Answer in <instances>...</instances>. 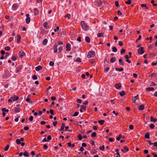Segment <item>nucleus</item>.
Masks as SVG:
<instances>
[{
    "mask_svg": "<svg viewBox=\"0 0 157 157\" xmlns=\"http://www.w3.org/2000/svg\"><path fill=\"white\" fill-rule=\"evenodd\" d=\"M78 137L79 140H82V137L81 135V134H79L78 136Z\"/></svg>",
    "mask_w": 157,
    "mask_h": 157,
    "instance_id": "de8ad7c7",
    "label": "nucleus"
},
{
    "mask_svg": "<svg viewBox=\"0 0 157 157\" xmlns=\"http://www.w3.org/2000/svg\"><path fill=\"white\" fill-rule=\"evenodd\" d=\"M81 109H82L85 110H86V107L83 105L80 106Z\"/></svg>",
    "mask_w": 157,
    "mask_h": 157,
    "instance_id": "ea45409f",
    "label": "nucleus"
},
{
    "mask_svg": "<svg viewBox=\"0 0 157 157\" xmlns=\"http://www.w3.org/2000/svg\"><path fill=\"white\" fill-rule=\"evenodd\" d=\"M116 60V59L115 57H113L110 59V61L111 63H113Z\"/></svg>",
    "mask_w": 157,
    "mask_h": 157,
    "instance_id": "393cba45",
    "label": "nucleus"
},
{
    "mask_svg": "<svg viewBox=\"0 0 157 157\" xmlns=\"http://www.w3.org/2000/svg\"><path fill=\"white\" fill-rule=\"evenodd\" d=\"M98 7L101 6L102 4V2L101 1L99 0H96L95 1Z\"/></svg>",
    "mask_w": 157,
    "mask_h": 157,
    "instance_id": "20e7f679",
    "label": "nucleus"
},
{
    "mask_svg": "<svg viewBox=\"0 0 157 157\" xmlns=\"http://www.w3.org/2000/svg\"><path fill=\"white\" fill-rule=\"evenodd\" d=\"M125 94V92L124 91H122L119 93V94L121 96H124Z\"/></svg>",
    "mask_w": 157,
    "mask_h": 157,
    "instance_id": "cd10ccee",
    "label": "nucleus"
},
{
    "mask_svg": "<svg viewBox=\"0 0 157 157\" xmlns=\"http://www.w3.org/2000/svg\"><path fill=\"white\" fill-rule=\"evenodd\" d=\"M96 133L95 132H93L91 134V137H94L96 136Z\"/></svg>",
    "mask_w": 157,
    "mask_h": 157,
    "instance_id": "c9c22d12",
    "label": "nucleus"
},
{
    "mask_svg": "<svg viewBox=\"0 0 157 157\" xmlns=\"http://www.w3.org/2000/svg\"><path fill=\"white\" fill-rule=\"evenodd\" d=\"M75 61H77V62H81V60L80 58H77Z\"/></svg>",
    "mask_w": 157,
    "mask_h": 157,
    "instance_id": "13d9d810",
    "label": "nucleus"
},
{
    "mask_svg": "<svg viewBox=\"0 0 157 157\" xmlns=\"http://www.w3.org/2000/svg\"><path fill=\"white\" fill-rule=\"evenodd\" d=\"M104 33H98L97 36L98 37H103Z\"/></svg>",
    "mask_w": 157,
    "mask_h": 157,
    "instance_id": "aec40b11",
    "label": "nucleus"
},
{
    "mask_svg": "<svg viewBox=\"0 0 157 157\" xmlns=\"http://www.w3.org/2000/svg\"><path fill=\"white\" fill-rule=\"evenodd\" d=\"M11 98L14 101H17L19 99V97L16 95L14 96L13 97H11Z\"/></svg>",
    "mask_w": 157,
    "mask_h": 157,
    "instance_id": "f8f14e48",
    "label": "nucleus"
},
{
    "mask_svg": "<svg viewBox=\"0 0 157 157\" xmlns=\"http://www.w3.org/2000/svg\"><path fill=\"white\" fill-rule=\"evenodd\" d=\"M98 122L101 125H102L104 124L105 121L104 120H99Z\"/></svg>",
    "mask_w": 157,
    "mask_h": 157,
    "instance_id": "7c9ffc66",
    "label": "nucleus"
},
{
    "mask_svg": "<svg viewBox=\"0 0 157 157\" xmlns=\"http://www.w3.org/2000/svg\"><path fill=\"white\" fill-rule=\"evenodd\" d=\"M5 49L6 51H9L10 50V48L9 46H6L4 48Z\"/></svg>",
    "mask_w": 157,
    "mask_h": 157,
    "instance_id": "79ce46f5",
    "label": "nucleus"
},
{
    "mask_svg": "<svg viewBox=\"0 0 157 157\" xmlns=\"http://www.w3.org/2000/svg\"><path fill=\"white\" fill-rule=\"evenodd\" d=\"M139 96V95L137 94L136 96L133 97L132 98V100L133 101V102L135 103V101L137 100L138 97Z\"/></svg>",
    "mask_w": 157,
    "mask_h": 157,
    "instance_id": "dca6fc26",
    "label": "nucleus"
},
{
    "mask_svg": "<svg viewBox=\"0 0 157 157\" xmlns=\"http://www.w3.org/2000/svg\"><path fill=\"white\" fill-rule=\"evenodd\" d=\"M42 68V67L40 65H39L35 68V70L36 71H38Z\"/></svg>",
    "mask_w": 157,
    "mask_h": 157,
    "instance_id": "a211bd4d",
    "label": "nucleus"
},
{
    "mask_svg": "<svg viewBox=\"0 0 157 157\" xmlns=\"http://www.w3.org/2000/svg\"><path fill=\"white\" fill-rule=\"evenodd\" d=\"M21 36L20 35L18 34L17 39V41L18 44H19L21 42Z\"/></svg>",
    "mask_w": 157,
    "mask_h": 157,
    "instance_id": "1a4fd4ad",
    "label": "nucleus"
},
{
    "mask_svg": "<svg viewBox=\"0 0 157 157\" xmlns=\"http://www.w3.org/2000/svg\"><path fill=\"white\" fill-rule=\"evenodd\" d=\"M9 55V53L8 52H6V55L5 57V58H6L7 57H8Z\"/></svg>",
    "mask_w": 157,
    "mask_h": 157,
    "instance_id": "4d7b16f0",
    "label": "nucleus"
},
{
    "mask_svg": "<svg viewBox=\"0 0 157 157\" xmlns=\"http://www.w3.org/2000/svg\"><path fill=\"white\" fill-rule=\"evenodd\" d=\"M150 128L151 129H153L155 127V125L154 124H151L150 125V126H149Z\"/></svg>",
    "mask_w": 157,
    "mask_h": 157,
    "instance_id": "c03bdc74",
    "label": "nucleus"
},
{
    "mask_svg": "<svg viewBox=\"0 0 157 157\" xmlns=\"http://www.w3.org/2000/svg\"><path fill=\"white\" fill-rule=\"evenodd\" d=\"M65 17H67L68 19H70L71 18V16L69 14H68L67 15L65 16Z\"/></svg>",
    "mask_w": 157,
    "mask_h": 157,
    "instance_id": "8fccbe9b",
    "label": "nucleus"
},
{
    "mask_svg": "<svg viewBox=\"0 0 157 157\" xmlns=\"http://www.w3.org/2000/svg\"><path fill=\"white\" fill-rule=\"evenodd\" d=\"M43 26L44 28H45L46 29H48L47 27L48 26V24L47 22H45L43 24Z\"/></svg>",
    "mask_w": 157,
    "mask_h": 157,
    "instance_id": "2f4dec72",
    "label": "nucleus"
},
{
    "mask_svg": "<svg viewBox=\"0 0 157 157\" xmlns=\"http://www.w3.org/2000/svg\"><path fill=\"white\" fill-rule=\"evenodd\" d=\"M14 111L16 113H19L20 111V109L19 108L16 107L14 108Z\"/></svg>",
    "mask_w": 157,
    "mask_h": 157,
    "instance_id": "bb28decb",
    "label": "nucleus"
},
{
    "mask_svg": "<svg viewBox=\"0 0 157 157\" xmlns=\"http://www.w3.org/2000/svg\"><path fill=\"white\" fill-rule=\"evenodd\" d=\"M141 37V35H140L138 37V38L136 40V42L137 43L138 40H140Z\"/></svg>",
    "mask_w": 157,
    "mask_h": 157,
    "instance_id": "69168bd1",
    "label": "nucleus"
},
{
    "mask_svg": "<svg viewBox=\"0 0 157 157\" xmlns=\"http://www.w3.org/2000/svg\"><path fill=\"white\" fill-rule=\"evenodd\" d=\"M50 113L52 115L54 114V112L53 110L52 109H51L50 110Z\"/></svg>",
    "mask_w": 157,
    "mask_h": 157,
    "instance_id": "bf43d9fd",
    "label": "nucleus"
},
{
    "mask_svg": "<svg viewBox=\"0 0 157 157\" xmlns=\"http://www.w3.org/2000/svg\"><path fill=\"white\" fill-rule=\"evenodd\" d=\"M23 155L24 156H27V157H28L29 156V155H28V153L27 151H25L24 152V153H23Z\"/></svg>",
    "mask_w": 157,
    "mask_h": 157,
    "instance_id": "c756f323",
    "label": "nucleus"
},
{
    "mask_svg": "<svg viewBox=\"0 0 157 157\" xmlns=\"http://www.w3.org/2000/svg\"><path fill=\"white\" fill-rule=\"evenodd\" d=\"M115 4L116 6H119V3L117 1H116L115 2Z\"/></svg>",
    "mask_w": 157,
    "mask_h": 157,
    "instance_id": "774afa93",
    "label": "nucleus"
},
{
    "mask_svg": "<svg viewBox=\"0 0 157 157\" xmlns=\"http://www.w3.org/2000/svg\"><path fill=\"white\" fill-rule=\"evenodd\" d=\"M124 148L126 151H125L126 152L129 150L128 148L126 146H124Z\"/></svg>",
    "mask_w": 157,
    "mask_h": 157,
    "instance_id": "603ef678",
    "label": "nucleus"
},
{
    "mask_svg": "<svg viewBox=\"0 0 157 157\" xmlns=\"http://www.w3.org/2000/svg\"><path fill=\"white\" fill-rule=\"evenodd\" d=\"M144 138H145L149 139L150 138V136L149 132H147L145 135Z\"/></svg>",
    "mask_w": 157,
    "mask_h": 157,
    "instance_id": "5701e85b",
    "label": "nucleus"
},
{
    "mask_svg": "<svg viewBox=\"0 0 157 157\" xmlns=\"http://www.w3.org/2000/svg\"><path fill=\"white\" fill-rule=\"evenodd\" d=\"M131 2V0H128L127 1L125 2V3L128 5H130Z\"/></svg>",
    "mask_w": 157,
    "mask_h": 157,
    "instance_id": "58836bf2",
    "label": "nucleus"
},
{
    "mask_svg": "<svg viewBox=\"0 0 157 157\" xmlns=\"http://www.w3.org/2000/svg\"><path fill=\"white\" fill-rule=\"evenodd\" d=\"M65 127V124L64 123L62 124V126L59 131H63L64 130V128Z\"/></svg>",
    "mask_w": 157,
    "mask_h": 157,
    "instance_id": "412c9836",
    "label": "nucleus"
},
{
    "mask_svg": "<svg viewBox=\"0 0 157 157\" xmlns=\"http://www.w3.org/2000/svg\"><path fill=\"white\" fill-rule=\"evenodd\" d=\"M32 78L34 80H36L37 79V76L35 75H33V76H32Z\"/></svg>",
    "mask_w": 157,
    "mask_h": 157,
    "instance_id": "a19ab883",
    "label": "nucleus"
},
{
    "mask_svg": "<svg viewBox=\"0 0 157 157\" xmlns=\"http://www.w3.org/2000/svg\"><path fill=\"white\" fill-rule=\"evenodd\" d=\"M119 64L122 66H124V63L121 58H120L119 60Z\"/></svg>",
    "mask_w": 157,
    "mask_h": 157,
    "instance_id": "ddd939ff",
    "label": "nucleus"
},
{
    "mask_svg": "<svg viewBox=\"0 0 157 157\" xmlns=\"http://www.w3.org/2000/svg\"><path fill=\"white\" fill-rule=\"evenodd\" d=\"M26 101L27 102H29L30 103H32L33 102L32 101L30 100V99H29V98H27L26 99Z\"/></svg>",
    "mask_w": 157,
    "mask_h": 157,
    "instance_id": "c85d7f7f",
    "label": "nucleus"
},
{
    "mask_svg": "<svg viewBox=\"0 0 157 157\" xmlns=\"http://www.w3.org/2000/svg\"><path fill=\"white\" fill-rule=\"evenodd\" d=\"M76 101L78 103H82V101L81 99H78L76 100Z\"/></svg>",
    "mask_w": 157,
    "mask_h": 157,
    "instance_id": "680f3d73",
    "label": "nucleus"
},
{
    "mask_svg": "<svg viewBox=\"0 0 157 157\" xmlns=\"http://www.w3.org/2000/svg\"><path fill=\"white\" fill-rule=\"evenodd\" d=\"M16 143L17 144H21V140L19 139H17L16 140Z\"/></svg>",
    "mask_w": 157,
    "mask_h": 157,
    "instance_id": "473e14b6",
    "label": "nucleus"
},
{
    "mask_svg": "<svg viewBox=\"0 0 157 157\" xmlns=\"http://www.w3.org/2000/svg\"><path fill=\"white\" fill-rule=\"evenodd\" d=\"M117 51V49L115 47H113L112 48V51L114 52H116Z\"/></svg>",
    "mask_w": 157,
    "mask_h": 157,
    "instance_id": "72a5a7b5",
    "label": "nucleus"
},
{
    "mask_svg": "<svg viewBox=\"0 0 157 157\" xmlns=\"http://www.w3.org/2000/svg\"><path fill=\"white\" fill-rule=\"evenodd\" d=\"M33 116H31L29 118V120L30 121H32L33 120Z\"/></svg>",
    "mask_w": 157,
    "mask_h": 157,
    "instance_id": "864d4df0",
    "label": "nucleus"
},
{
    "mask_svg": "<svg viewBox=\"0 0 157 157\" xmlns=\"http://www.w3.org/2000/svg\"><path fill=\"white\" fill-rule=\"evenodd\" d=\"M115 86L117 89H119L121 87V85L120 83H118L115 85Z\"/></svg>",
    "mask_w": 157,
    "mask_h": 157,
    "instance_id": "9d476101",
    "label": "nucleus"
},
{
    "mask_svg": "<svg viewBox=\"0 0 157 157\" xmlns=\"http://www.w3.org/2000/svg\"><path fill=\"white\" fill-rule=\"evenodd\" d=\"M57 121H54L53 122V125H54V126H56L57 124Z\"/></svg>",
    "mask_w": 157,
    "mask_h": 157,
    "instance_id": "338daca9",
    "label": "nucleus"
},
{
    "mask_svg": "<svg viewBox=\"0 0 157 157\" xmlns=\"http://www.w3.org/2000/svg\"><path fill=\"white\" fill-rule=\"evenodd\" d=\"M71 45L70 44H66V51H69L71 49Z\"/></svg>",
    "mask_w": 157,
    "mask_h": 157,
    "instance_id": "6e6552de",
    "label": "nucleus"
},
{
    "mask_svg": "<svg viewBox=\"0 0 157 157\" xmlns=\"http://www.w3.org/2000/svg\"><path fill=\"white\" fill-rule=\"evenodd\" d=\"M95 55V52L93 51H91L88 52L87 57L90 58L92 57H94Z\"/></svg>",
    "mask_w": 157,
    "mask_h": 157,
    "instance_id": "f03ea898",
    "label": "nucleus"
},
{
    "mask_svg": "<svg viewBox=\"0 0 157 157\" xmlns=\"http://www.w3.org/2000/svg\"><path fill=\"white\" fill-rule=\"evenodd\" d=\"M48 40L46 39H45L42 42V44L44 45H46L47 43H48Z\"/></svg>",
    "mask_w": 157,
    "mask_h": 157,
    "instance_id": "f3484780",
    "label": "nucleus"
},
{
    "mask_svg": "<svg viewBox=\"0 0 157 157\" xmlns=\"http://www.w3.org/2000/svg\"><path fill=\"white\" fill-rule=\"evenodd\" d=\"M10 147V145H7L6 147L4 148V150L6 151H7Z\"/></svg>",
    "mask_w": 157,
    "mask_h": 157,
    "instance_id": "4c0bfd02",
    "label": "nucleus"
},
{
    "mask_svg": "<svg viewBox=\"0 0 157 157\" xmlns=\"http://www.w3.org/2000/svg\"><path fill=\"white\" fill-rule=\"evenodd\" d=\"M81 24L82 27V29L84 30H87L88 28V26L87 24L83 21H82L81 22Z\"/></svg>",
    "mask_w": 157,
    "mask_h": 157,
    "instance_id": "f257e3e1",
    "label": "nucleus"
},
{
    "mask_svg": "<svg viewBox=\"0 0 157 157\" xmlns=\"http://www.w3.org/2000/svg\"><path fill=\"white\" fill-rule=\"evenodd\" d=\"M109 67H107L105 69V71L106 72H108L109 71Z\"/></svg>",
    "mask_w": 157,
    "mask_h": 157,
    "instance_id": "e2e57ef3",
    "label": "nucleus"
},
{
    "mask_svg": "<svg viewBox=\"0 0 157 157\" xmlns=\"http://www.w3.org/2000/svg\"><path fill=\"white\" fill-rule=\"evenodd\" d=\"M129 128L131 130H133V126L132 125H130L129 126Z\"/></svg>",
    "mask_w": 157,
    "mask_h": 157,
    "instance_id": "0e129e2a",
    "label": "nucleus"
},
{
    "mask_svg": "<svg viewBox=\"0 0 157 157\" xmlns=\"http://www.w3.org/2000/svg\"><path fill=\"white\" fill-rule=\"evenodd\" d=\"M150 121L151 122H155L157 121V120L156 119L154 118L152 116H151V117Z\"/></svg>",
    "mask_w": 157,
    "mask_h": 157,
    "instance_id": "b1692460",
    "label": "nucleus"
},
{
    "mask_svg": "<svg viewBox=\"0 0 157 157\" xmlns=\"http://www.w3.org/2000/svg\"><path fill=\"white\" fill-rule=\"evenodd\" d=\"M125 51V50L124 49H122L121 51V54H123Z\"/></svg>",
    "mask_w": 157,
    "mask_h": 157,
    "instance_id": "09e8293b",
    "label": "nucleus"
},
{
    "mask_svg": "<svg viewBox=\"0 0 157 157\" xmlns=\"http://www.w3.org/2000/svg\"><path fill=\"white\" fill-rule=\"evenodd\" d=\"M90 144L92 146H94V142L93 140H90Z\"/></svg>",
    "mask_w": 157,
    "mask_h": 157,
    "instance_id": "a18cd8bd",
    "label": "nucleus"
},
{
    "mask_svg": "<svg viewBox=\"0 0 157 157\" xmlns=\"http://www.w3.org/2000/svg\"><path fill=\"white\" fill-rule=\"evenodd\" d=\"M21 68L22 67L21 66H18L16 69L15 73L17 74L18 73Z\"/></svg>",
    "mask_w": 157,
    "mask_h": 157,
    "instance_id": "0eeeda50",
    "label": "nucleus"
},
{
    "mask_svg": "<svg viewBox=\"0 0 157 157\" xmlns=\"http://www.w3.org/2000/svg\"><path fill=\"white\" fill-rule=\"evenodd\" d=\"M138 52L141 55L143 54L144 53V48L143 47L140 48L138 50Z\"/></svg>",
    "mask_w": 157,
    "mask_h": 157,
    "instance_id": "7ed1b4c3",
    "label": "nucleus"
},
{
    "mask_svg": "<svg viewBox=\"0 0 157 157\" xmlns=\"http://www.w3.org/2000/svg\"><path fill=\"white\" fill-rule=\"evenodd\" d=\"M49 65L51 66H53L54 65V62H53L52 61H50L49 63Z\"/></svg>",
    "mask_w": 157,
    "mask_h": 157,
    "instance_id": "37998d69",
    "label": "nucleus"
},
{
    "mask_svg": "<svg viewBox=\"0 0 157 157\" xmlns=\"http://www.w3.org/2000/svg\"><path fill=\"white\" fill-rule=\"evenodd\" d=\"M144 105L143 104H142L139 106L138 109L140 110H142L144 109Z\"/></svg>",
    "mask_w": 157,
    "mask_h": 157,
    "instance_id": "2eb2a0df",
    "label": "nucleus"
},
{
    "mask_svg": "<svg viewBox=\"0 0 157 157\" xmlns=\"http://www.w3.org/2000/svg\"><path fill=\"white\" fill-rule=\"evenodd\" d=\"M99 149L101 151H104V146L103 145L102 146V147L101 146H100L99 147Z\"/></svg>",
    "mask_w": 157,
    "mask_h": 157,
    "instance_id": "5fc2aeb1",
    "label": "nucleus"
},
{
    "mask_svg": "<svg viewBox=\"0 0 157 157\" xmlns=\"http://www.w3.org/2000/svg\"><path fill=\"white\" fill-rule=\"evenodd\" d=\"M34 11L35 15H37L38 14L39 11L37 8H35L34 9Z\"/></svg>",
    "mask_w": 157,
    "mask_h": 157,
    "instance_id": "4468645a",
    "label": "nucleus"
},
{
    "mask_svg": "<svg viewBox=\"0 0 157 157\" xmlns=\"http://www.w3.org/2000/svg\"><path fill=\"white\" fill-rule=\"evenodd\" d=\"M78 113H79L78 112H76L73 115V116H74V117L78 115Z\"/></svg>",
    "mask_w": 157,
    "mask_h": 157,
    "instance_id": "052dcab7",
    "label": "nucleus"
},
{
    "mask_svg": "<svg viewBox=\"0 0 157 157\" xmlns=\"http://www.w3.org/2000/svg\"><path fill=\"white\" fill-rule=\"evenodd\" d=\"M30 17H27L25 19L26 23L27 24H29L30 22Z\"/></svg>",
    "mask_w": 157,
    "mask_h": 157,
    "instance_id": "a878e982",
    "label": "nucleus"
},
{
    "mask_svg": "<svg viewBox=\"0 0 157 157\" xmlns=\"http://www.w3.org/2000/svg\"><path fill=\"white\" fill-rule=\"evenodd\" d=\"M11 59L13 61H16L17 60V58L15 56H12L11 58Z\"/></svg>",
    "mask_w": 157,
    "mask_h": 157,
    "instance_id": "49530a36",
    "label": "nucleus"
},
{
    "mask_svg": "<svg viewBox=\"0 0 157 157\" xmlns=\"http://www.w3.org/2000/svg\"><path fill=\"white\" fill-rule=\"evenodd\" d=\"M63 47L61 46H60L58 48L59 52V53L61 52H62V51L63 50Z\"/></svg>",
    "mask_w": 157,
    "mask_h": 157,
    "instance_id": "e433bc0d",
    "label": "nucleus"
},
{
    "mask_svg": "<svg viewBox=\"0 0 157 157\" xmlns=\"http://www.w3.org/2000/svg\"><path fill=\"white\" fill-rule=\"evenodd\" d=\"M57 47L58 45H55L53 46V51L54 53H56L57 52Z\"/></svg>",
    "mask_w": 157,
    "mask_h": 157,
    "instance_id": "9b49d317",
    "label": "nucleus"
},
{
    "mask_svg": "<svg viewBox=\"0 0 157 157\" xmlns=\"http://www.w3.org/2000/svg\"><path fill=\"white\" fill-rule=\"evenodd\" d=\"M18 55L20 58H22L25 55V53L22 50L20 51L18 53Z\"/></svg>",
    "mask_w": 157,
    "mask_h": 157,
    "instance_id": "39448f33",
    "label": "nucleus"
},
{
    "mask_svg": "<svg viewBox=\"0 0 157 157\" xmlns=\"http://www.w3.org/2000/svg\"><path fill=\"white\" fill-rule=\"evenodd\" d=\"M87 43H89L90 41V39L89 36H87L85 39Z\"/></svg>",
    "mask_w": 157,
    "mask_h": 157,
    "instance_id": "4be33fe9",
    "label": "nucleus"
},
{
    "mask_svg": "<svg viewBox=\"0 0 157 157\" xmlns=\"http://www.w3.org/2000/svg\"><path fill=\"white\" fill-rule=\"evenodd\" d=\"M18 5L17 3H15L13 4L12 7V10H16L17 9Z\"/></svg>",
    "mask_w": 157,
    "mask_h": 157,
    "instance_id": "423d86ee",
    "label": "nucleus"
},
{
    "mask_svg": "<svg viewBox=\"0 0 157 157\" xmlns=\"http://www.w3.org/2000/svg\"><path fill=\"white\" fill-rule=\"evenodd\" d=\"M146 90L147 91H154V88L152 87H147L146 88Z\"/></svg>",
    "mask_w": 157,
    "mask_h": 157,
    "instance_id": "6ab92c4d",
    "label": "nucleus"
},
{
    "mask_svg": "<svg viewBox=\"0 0 157 157\" xmlns=\"http://www.w3.org/2000/svg\"><path fill=\"white\" fill-rule=\"evenodd\" d=\"M151 154L153 156V157H157V155L156 154L155 152H152Z\"/></svg>",
    "mask_w": 157,
    "mask_h": 157,
    "instance_id": "3c124183",
    "label": "nucleus"
},
{
    "mask_svg": "<svg viewBox=\"0 0 157 157\" xmlns=\"http://www.w3.org/2000/svg\"><path fill=\"white\" fill-rule=\"evenodd\" d=\"M122 135L121 134H120L119 136L117 137V140L118 141L120 139L122 138Z\"/></svg>",
    "mask_w": 157,
    "mask_h": 157,
    "instance_id": "f704fd0d",
    "label": "nucleus"
},
{
    "mask_svg": "<svg viewBox=\"0 0 157 157\" xmlns=\"http://www.w3.org/2000/svg\"><path fill=\"white\" fill-rule=\"evenodd\" d=\"M48 148V147L46 144H44L43 146V148L44 149H47Z\"/></svg>",
    "mask_w": 157,
    "mask_h": 157,
    "instance_id": "6e6d98bb",
    "label": "nucleus"
}]
</instances>
